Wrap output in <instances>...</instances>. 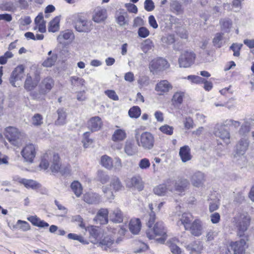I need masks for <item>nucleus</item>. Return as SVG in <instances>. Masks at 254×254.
Instances as JSON below:
<instances>
[{
    "instance_id": "1",
    "label": "nucleus",
    "mask_w": 254,
    "mask_h": 254,
    "mask_svg": "<svg viewBox=\"0 0 254 254\" xmlns=\"http://www.w3.org/2000/svg\"><path fill=\"white\" fill-rule=\"evenodd\" d=\"M146 236L149 239L154 240L160 244L164 243L168 237L162 222H157L153 227H150L146 231Z\"/></svg>"
},
{
    "instance_id": "2",
    "label": "nucleus",
    "mask_w": 254,
    "mask_h": 254,
    "mask_svg": "<svg viewBox=\"0 0 254 254\" xmlns=\"http://www.w3.org/2000/svg\"><path fill=\"white\" fill-rule=\"evenodd\" d=\"M50 162L51 163L50 169L53 173L59 172H61L62 173H65L62 170L58 154L55 153H46L42 159L40 167L46 170L49 167Z\"/></svg>"
},
{
    "instance_id": "3",
    "label": "nucleus",
    "mask_w": 254,
    "mask_h": 254,
    "mask_svg": "<svg viewBox=\"0 0 254 254\" xmlns=\"http://www.w3.org/2000/svg\"><path fill=\"white\" fill-rule=\"evenodd\" d=\"M251 221L250 216L247 213L239 214L234 218L233 222L237 228L238 235L242 237L247 230Z\"/></svg>"
},
{
    "instance_id": "4",
    "label": "nucleus",
    "mask_w": 254,
    "mask_h": 254,
    "mask_svg": "<svg viewBox=\"0 0 254 254\" xmlns=\"http://www.w3.org/2000/svg\"><path fill=\"white\" fill-rule=\"evenodd\" d=\"M5 136L12 144L18 146L25 138V134L17 128L9 127L5 128Z\"/></svg>"
},
{
    "instance_id": "5",
    "label": "nucleus",
    "mask_w": 254,
    "mask_h": 254,
    "mask_svg": "<svg viewBox=\"0 0 254 254\" xmlns=\"http://www.w3.org/2000/svg\"><path fill=\"white\" fill-rule=\"evenodd\" d=\"M135 138L137 144L145 149H150L153 147L154 136L149 132H144L140 135L138 131L136 130Z\"/></svg>"
},
{
    "instance_id": "6",
    "label": "nucleus",
    "mask_w": 254,
    "mask_h": 254,
    "mask_svg": "<svg viewBox=\"0 0 254 254\" xmlns=\"http://www.w3.org/2000/svg\"><path fill=\"white\" fill-rule=\"evenodd\" d=\"M74 28L79 32H88L92 29V23L79 14H74L71 17Z\"/></svg>"
},
{
    "instance_id": "7",
    "label": "nucleus",
    "mask_w": 254,
    "mask_h": 254,
    "mask_svg": "<svg viewBox=\"0 0 254 254\" xmlns=\"http://www.w3.org/2000/svg\"><path fill=\"white\" fill-rule=\"evenodd\" d=\"M110 188L107 187L103 188V191L105 196L108 200H112L114 198V195L113 191H118L121 190L123 186L118 177H114L112 179L110 182Z\"/></svg>"
},
{
    "instance_id": "8",
    "label": "nucleus",
    "mask_w": 254,
    "mask_h": 254,
    "mask_svg": "<svg viewBox=\"0 0 254 254\" xmlns=\"http://www.w3.org/2000/svg\"><path fill=\"white\" fill-rule=\"evenodd\" d=\"M195 54L192 51H185L182 53L179 58V64L181 67H190L194 62Z\"/></svg>"
},
{
    "instance_id": "9",
    "label": "nucleus",
    "mask_w": 254,
    "mask_h": 254,
    "mask_svg": "<svg viewBox=\"0 0 254 254\" xmlns=\"http://www.w3.org/2000/svg\"><path fill=\"white\" fill-rule=\"evenodd\" d=\"M173 184L174 183L172 180H168L165 183L155 187L153 189V191L155 194L159 196L168 195L170 192H174L173 188L172 187Z\"/></svg>"
},
{
    "instance_id": "10",
    "label": "nucleus",
    "mask_w": 254,
    "mask_h": 254,
    "mask_svg": "<svg viewBox=\"0 0 254 254\" xmlns=\"http://www.w3.org/2000/svg\"><path fill=\"white\" fill-rule=\"evenodd\" d=\"M36 148L32 143L26 144L21 151V154L25 161L32 163L36 156Z\"/></svg>"
},
{
    "instance_id": "11",
    "label": "nucleus",
    "mask_w": 254,
    "mask_h": 254,
    "mask_svg": "<svg viewBox=\"0 0 254 254\" xmlns=\"http://www.w3.org/2000/svg\"><path fill=\"white\" fill-rule=\"evenodd\" d=\"M39 80L38 74L29 72L27 74L24 87L26 90L31 91L37 86Z\"/></svg>"
},
{
    "instance_id": "12",
    "label": "nucleus",
    "mask_w": 254,
    "mask_h": 254,
    "mask_svg": "<svg viewBox=\"0 0 254 254\" xmlns=\"http://www.w3.org/2000/svg\"><path fill=\"white\" fill-rule=\"evenodd\" d=\"M108 17L107 10L103 7H96L92 13V19L97 23H101L107 19Z\"/></svg>"
},
{
    "instance_id": "13",
    "label": "nucleus",
    "mask_w": 254,
    "mask_h": 254,
    "mask_svg": "<svg viewBox=\"0 0 254 254\" xmlns=\"http://www.w3.org/2000/svg\"><path fill=\"white\" fill-rule=\"evenodd\" d=\"M169 66L168 62L163 58H156L151 61L149 68L151 71L164 70Z\"/></svg>"
},
{
    "instance_id": "14",
    "label": "nucleus",
    "mask_w": 254,
    "mask_h": 254,
    "mask_svg": "<svg viewBox=\"0 0 254 254\" xmlns=\"http://www.w3.org/2000/svg\"><path fill=\"white\" fill-rule=\"evenodd\" d=\"M24 66L21 64L16 67L11 73L10 82L12 86L16 87V82L21 81L24 76Z\"/></svg>"
},
{
    "instance_id": "15",
    "label": "nucleus",
    "mask_w": 254,
    "mask_h": 254,
    "mask_svg": "<svg viewBox=\"0 0 254 254\" xmlns=\"http://www.w3.org/2000/svg\"><path fill=\"white\" fill-rule=\"evenodd\" d=\"M114 239L109 236H105L102 239H100L97 246L104 251L109 252H116L117 249L114 248Z\"/></svg>"
},
{
    "instance_id": "16",
    "label": "nucleus",
    "mask_w": 254,
    "mask_h": 254,
    "mask_svg": "<svg viewBox=\"0 0 254 254\" xmlns=\"http://www.w3.org/2000/svg\"><path fill=\"white\" fill-rule=\"evenodd\" d=\"M173 89L172 85L167 80H162L157 83L155 90L158 95L167 94Z\"/></svg>"
},
{
    "instance_id": "17",
    "label": "nucleus",
    "mask_w": 254,
    "mask_h": 254,
    "mask_svg": "<svg viewBox=\"0 0 254 254\" xmlns=\"http://www.w3.org/2000/svg\"><path fill=\"white\" fill-rule=\"evenodd\" d=\"M246 242L245 240L241 239L239 241L232 242L228 247L229 252L233 251V254H244Z\"/></svg>"
},
{
    "instance_id": "18",
    "label": "nucleus",
    "mask_w": 254,
    "mask_h": 254,
    "mask_svg": "<svg viewBox=\"0 0 254 254\" xmlns=\"http://www.w3.org/2000/svg\"><path fill=\"white\" fill-rule=\"evenodd\" d=\"M190 233L195 237H199L203 232L202 222L199 219L194 220L189 227Z\"/></svg>"
},
{
    "instance_id": "19",
    "label": "nucleus",
    "mask_w": 254,
    "mask_h": 254,
    "mask_svg": "<svg viewBox=\"0 0 254 254\" xmlns=\"http://www.w3.org/2000/svg\"><path fill=\"white\" fill-rule=\"evenodd\" d=\"M85 230L89 233L90 242L93 244H97L102 235L100 230L96 226H90L87 227Z\"/></svg>"
},
{
    "instance_id": "20",
    "label": "nucleus",
    "mask_w": 254,
    "mask_h": 254,
    "mask_svg": "<svg viewBox=\"0 0 254 254\" xmlns=\"http://www.w3.org/2000/svg\"><path fill=\"white\" fill-rule=\"evenodd\" d=\"M174 184L172 187L173 188L174 191H177L179 194L185 192L189 187V181L186 179H181L176 182L172 181Z\"/></svg>"
},
{
    "instance_id": "21",
    "label": "nucleus",
    "mask_w": 254,
    "mask_h": 254,
    "mask_svg": "<svg viewBox=\"0 0 254 254\" xmlns=\"http://www.w3.org/2000/svg\"><path fill=\"white\" fill-rule=\"evenodd\" d=\"M214 133L216 136L220 138L226 144L230 143V133L226 129L224 126L217 125L215 127Z\"/></svg>"
},
{
    "instance_id": "22",
    "label": "nucleus",
    "mask_w": 254,
    "mask_h": 254,
    "mask_svg": "<svg viewBox=\"0 0 254 254\" xmlns=\"http://www.w3.org/2000/svg\"><path fill=\"white\" fill-rule=\"evenodd\" d=\"M249 145L248 139L245 138H242L237 144L235 149V157L244 155L247 150Z\"/></svg>"
},
{
    "instance_id": "23",
    "label": "nucleus",
    "mask_w": 254,
    "mask_h": 254,
    "mask_svg": "<svg viewBox=\"0 0 254 254\" xmlns=\"http://www.w3.org/2000/svg\"><path fill=\"white\" fill-rule=\"evenodd\" d=\"M190 180L193 186L199 188L202 187L204 184L205 176L203 173L197 171L191 176Z\"/></svg>"
},
{
    "instance_id": "24",
    "label": "nucleus",
    "mask_w": 254,
    "mask_h": 254,
    "mask_svg": "<svg viewBox=\"0 0 254 254\" xmlns=\"http://www.w3.org/2000/svg\"><path fill=\"white\" fill-rule=\"evenodd\" d=\"M102 125V120L98 116L91 118L87 122V127L92 131H96L100 130Z\"/></svg>"
},
{
    "instance_id": "25",
    "label": "nucleus",
    "mask_w": 254,
    "mask_h": 254,
    "mask_svg": "<svg viewBox=\"0 0 254 254\" xmlns=\"http://www.w3.org/2000/svg\"><path fill=\"white\" fill-rule=\"evenodd\" d=\"M191 254H200L203 249L202 242L195 241L189 244L186 247Z\"/></svg>"
},
{
    "instance_id": "26",
    "label": "nucleus",
    "mask_w": 254,
    "mask_h": 254,
    "mask_svg": "<svg viewBox=\"0 0 254 254\" xmlns=\"http://www.w3.org/2000/svg\"><path fill=\"white\" fill-rule=\"evenodd\" d=\"M54 85V80L49 77L44 78L40 84V92L42 94L49 92Z\"/></svg>"
},
{
    "instance_id": "27",
    "label": "nucleus",
    "mask_w": 254,
    "mask_h": 254,
    "mask_svg": "<svg viewBox=\"0 0 254 254\" xmlns=\"http://www.w3.org/2000/svg\"><path fill=\"white\" fill-rule=\"evenodd\" d=\"M35 26L34 27V30H38V31L41 33H45L46 31V23L44 20L43 14L40 13L35 19Z\"/></svg>"
},
{
    "instance_id": "28",
    "label": "nucleus",
    "mask_w": 254,
    "mask_h": 254,
    "mask_svg": "<svg viewBox=\"0 0 254 254\" xmlns=\"http://www.w3.org/2000/svg\"><path fill=\"white\" fill-rule=\"evenodd\" d=\"M74 39V33L71 30L68 29L61 32L57 37V40L60 43H64L65 40L71 42Z\"/></svg>"
},
{
    "instance_id": "29",
    "label": "nucleus",
    "mask_w": 254,
    "mask_h": 254,
    "mask_svg": "<svg viewBox=\"0 0 254 254\" xmlns=\"http://www.w3.org/2000/svg\"><path fill=\"white\" fill-rule=\"evenodd\" d=\"M179 156L183 162H188L191 159L190 148L188 145L181 147L179 151Z\"/></svg>"
},
{
    "instance_id": "30",
    "label": "nucleus",
    "mask_w": 254,
    "mask_h": 254,
    "mask_svg": "<svg viewBox=\"0 0 254 254\" xmlns=\"http://www.w3.org/2000/svg\"><path fill=\"white\" fill-rule=\"evenodd\" d=\"M127 137V133L125 129L118 128L116 129L112 135V140L115 142H119L124 140Z\"/></svg>"
},
{
    "instance_id": "31",
    "label": "nucleus",
    "mask_w": 254,
    "mask_h": 254,
    "mask_svg": "<svg viewBox=\"0 0 254 254\" xmlns=\"http://www.w3.org/2000/svg\"><path fill=\"white\" fill-rule=\"evenodd\" d=\"M141 224L140 220L138 218H133L130 220L129 224L130 231L133 234H137L140 231Z\"/></svg>"
},
{
    "instance_id": "32",
    "label": "nucleus",
    "mask_w": 254,
    "mask_h": 254,
    "mask_svg": "<svg viewBox=\"0 0 254 254\" xmlns=\"http://www.w3.org/2000/svg\"><path fill=\"white\" fill-rule=\"evenodd\" d=\"M109 212L107 209H100L96 215V220L101 224H106L108 221Z\"/></svg>"
},
{
    "instance_id": "33",
    "label": "nucleus",
    "mask_w": 254,
    "mask_h": 254,
    "mask_svg": "<svg viewBox=\"0 0 254 254\" xmlns=\"http://www.w3.org/2000/svg\"><path fill=\"white\" fill-rule=\"evenodd\" d=\"M110 218L115 223H121L123 221V215L121 210L117 208L111 212Z\"/></svg>"
},
{
    "instance_id": "34",
    "label": "nucleus",
    "mask_w": 254,
    "mask_h": 254,
    "mask_svg": "<svg viewBox=\"0 0 254 254\" xmlns=\"http://www.w3.org/2000/svg\"><path fill=\"white\" fill-rule=\"evenodd\" d=\"M83 199L88 203H97L100 202V196L96 193L87 192L84 195Z\"/></svg>"
},
{
    "instance_id": "35",
    "label": "nucleus",
    "mask_w": 254,
    "mask_h": 254,
    "mask_svg": "<svg viewBox=\"0 0 254 254\" xmlns=\"http://www.w3.org/2000/svg\"><path fill=\"white\" fill-rule=\"evenodd\" d=\"M127 186L130 188L134 187L139 190H142L143 188L142 182L136 177H132L129 179L127 183Z\"/></svg>"
},
{
    "instance_id": "36",
    "label": "nucleus",
    "mask_w": 254,
    "mask_h": 254,
    "mask_svg": "<svg viewBox=\"0 0 254 254\" xmlns=\"http://www.w3.org/2000/svg\"><path fill=\"white\" fill-rule=\"evenodd\" d=\"M58 118L55 122L57 125H64L66 123V114L63 108L59 109L57 111Z\"/></svg>"
},
{
    "instance_id": "37",
    "label": "nucleus",
    "mask_w": 254,
    "mask_h": 254,
    "mask_svg": "<svg viewBox=\"0 0 254 254\" xmlns=\"http://www.w3.org/2000/svg\"><path fill=\"white\" fill-rule=\"evenodd\" d=\"M192 219V215L190 213H184L181 216L180 221L184 226L185 229L188 230L190 223Z\"/></svg>"
},
{
    "instance_id": "38",
    "label": "nucleus",
    "mask_w": 254,
    "mask_h": 254,
    "mask_svg": "<svg viewBox=\"0 0 254 254\" xmlns=\"http://www.w3.org/2000/svg\"><path fill=\"white\" fill-rule=\"evenodd\" d=\"M60 18L59 16H56L51 20L49 24L48 31L51 32H56L59 31L60 29Z\"/></svg>"
},
{
    "instance_id": "39",
    "label": "nucleus",
    "mask_w": 254,
    "mask_h": 254,
    "mask_svg": "<svg viewBox=\"0 0 254 254\" xmlns=\"http://www.w3.org/2000/svg\"><path fill=\"white\" fill-rule=\"evenodd\" d=\"M101 164L105 168L111 170L113 168V161L112 159L106 155H103L101 157Z\"/></svg>"
},
{
    "instance_id": "40",
    "label": "nucleus",
    "mask_w": 254,
    "mask_h": 254,
    "mask_svg": "<svg viewBox=\"0 0 254 254\" xmlns=\"http://www.w3.org/2000/svg\"><path fill=\"white\" fill-rule=\"evenodd\" d=\"M185 96V92L181 91H177L174 94L172 101L174 104L180 105L182 103Z\"/></svg>"
},
{
    "instance_id": "41",
    "label": "nucleus",
    "mask_w": 254,
    "mask_h": 254,
    "mask_svg": "<svg viewBox=\"0 0 254 254\" xmlns=\"http://www.w3.org/2000/svg\"><path fill=\"white\" fill-rule=\"evenodd\" d=\"M0 8L3 10L12 12L16 10L13 0L3 1L1 4Z\"/></svg>"
},
{
    "instance_id": "42",
    "label": "nucleus",
    "mask_w": 254,
    "mask_h": 254,
    "mask_svg": "<svg viewBox=\"0 0 254 254\" xmlns=\"http://www.w3.org/2000/svg\"><path fill=\"white\" fill-rule=\"evenodd\" d=\"M70 187L76 196H80L82 192V188L79 182L76 181L73 182L70 185Z\"/></svg>"
},
{
    "instance_id": "43",
    "label": "nucleus",
    "mask_w": 254,
    "mask_h": 254,
    "mask_svg": "<svg viewBox=\"0 0 254 254\" xmlns=\"http://www.w3.org/2000/svg\"><path fill=\"white\" fill-rule=\"evenodd\" d=\"M23 185L27 189H36L41 187L39 183L33 180L25 179Z\"/></svg>"
},
{
    "instance_id": "44",
    "label": "nucleus",
    "mask_w": 254,
    "mask_h": 254,
    "mask_svg": "<svg viewBox=\"0 0 254 254\" xmlns=\"http://www.w3.org/2000/svg\"><path fill=\"white\" fill-rule=\"evenodd\" d=\"M13 228H18L25 232L30 229V226L26 221L18 220L17 221L16 225L13 226Z\"/></svg>"
},
{
    "instance_id": "45",
    "label": "nucleus",
    "mask_w": 254,
    "mask_h": 254,
    "mask_svg": "<svg viewBox=\"0 0 254 254\" xmlns=\"http://www.w3.org/2000/svg\"><path fill=\"white\" fill-rule=\"evenodd\" d=\"M71 84L73 86H83L85 83V81L82 78L78 77L76 76H71L70 78Z\"/></svg>"
},
{
    "instance_id": "46",
    "label": "nucleus",
    "mask_w": 254,
    "mask_h": 254,
    "mask_svg": "<svg viewBox=\"0 0 254 254\" xmlns=\"http://www.w3.org/2000/svg\"><path fill=\"white\" fill-rule=\"evenodd\" d=\"M223 39V34L222 33H216L213 39V43L214 46L220 48L222 46V41Z\"/></svg>"
},
{
    "instance_id": "47",
    "label": "nucleus",
    "mask_w": 254,
    "mask_h": 254,
    "mask_svg": "<svg viewBox=\"0 0 254 254\" xmlns=\"http://www.w3.org/2000/svg\"><path fill=\"white\" fill-rule=\"evenodd\" d=\"M67 238L69 239L77 240L83 245H88L89 242L85 240L84 238L81 236L74 233H69L67 235Z\"/></svg>"
},
{
    "instance_id": "48",
    "label": "nucleus",
    "mask_w": 254,
    "mask_h": 254,
    "mask_svg": "<svg viewBox=\"0 0 254 254\" xmlns=\"http://www.w3.org/2000/svg\"><path fill=\"white\" fill-rule=\"evenodd\" d=\"M141 114V110L138 106H133L128 111V115L131 118H138Z\"/></svg>"
},
{
    "instance_id": "49",
    "label": "nucleus",
    "mask_w": 254,
    "mask_h": 254,
    "mask_svg": "<svg viewBox=\"0 0 254 254\" xmlns=\"http://www.w3.org/2000/svg\"><path fill=\"white\" fill-rule=\"evenodd\" d=\"M24 36L27 40H42L44 39V35L41 34H36V35L32 32H27L24 34Z\"/></svg>"
},
{
    "instance_id": "50",
    "label": "nucleus",
    "mask_w": 254,
    "mask_h": 254,
    "mask_svg": "<svg viewBox=\"0 0 254 254\" xmlns=\"http://www.w3.org/2000/svg\"><path fill=\"white\" fill-rule=\"evenodd\" d=\"M220 23L221 28L223 30L227 32H229L230 31L232 25V22L231 20L224 19L221 21Z\"/></svg>"
},
{
    "instance_id": "51",
    "label": "nucleus",
    "mask_w": 254,
    "mask_h": 254,
    "mask_svg": "<svg viewBox=\"0 0 254 254\" xmlns=\"http://www.w3.org/2000/svg\"><path fill=\"white\" fill-rule=\"evenodd\" d=\"M57 59L56 55H53L48 57L43 63V65L45 67H51L54 65Z\"/></svg>"
},
{
    "instance_id": "52",
    "label": "nucleus",
    "mask_w": 254,
    "mask_h": 254,
    "mask_svg": "<svg viewBox=\"0 0 254 254\" xmlns=\"http://www.w3.org/2000/svg\"><path fill=\"white\" fill-rule=\"evenodd\" d=\"M43 119L41 115L39 114H35L32 118V124L34 126H39L43 124Z\"/></svg>"
},
{
    "instance_id": "53",
    "label": "nucleus",
    "mask_w": 254,
    "mask_h": 254,
    "mask_svg": "<svg viewBox=\"0 0 254 254\" xmlns=\"http://www.w3.org/2000/svg\"><path fill=\"white\" fill-rule=\"evenodd\" d=\"M159 129L162 133L169 135H171L173 133L174 127L168 125L162 126Z\"/></svg>"
},
{
    "instance_id": "54",
    "label": "nucleus",
    "mask_w": 254,
    "mask_h": 254,
    "mask_svg": "<svg viewBox=\"0 0 254 254\" xmlns=\"http://www.w3.org/2000/svg\"><path fill=\"white\" fill-rule=\"evenodd\" d=\"M243 47L242 44L233 43L230 47V49L233 51V56L239 57L240 55V51Z\"/></svg>"
},
{
    "instance_id": "55",
    "label": "nucleus",
    "mask_w": 254,
    "mask_h": 254,
    "mask_svg": "<svg viewBox=\"0 0 254 254\" xmlns=\"http://www.w3.org/2000/svg\"><path fill=\"white\" fill-rule=\"evenodd\" d=\"M153 47V42L149 39L145 40L141 44V49L145 53L151 50Z\"/></svg>"
},
{
    "instance_id": "56",
    "label": "nucleus",
    "mask_w": 254,
    "mask_h": 254,
    "mask_svg": "<svg viewBox=\"0 0 254 254\" xmlns=\"http://www.w3.org/2000/svg\"><path fill=\"white\" fill-rule=\"evenodd\" d=\"M109 176L103 171H99L97 173V179L102 184L106 183L109 180Z\"/></svg>"
},
{
    "instance_id": "57",
    "label": "nucleus",
    "mask_w": 254,
    "mask_h": 254,
    "mask_svg": "<svg viewBox=\"0 0 254 254\" xmlns=\"http://www.w3.org/2000/svg\"><path fill=\"white\" fill-rule=\"evenodd\" d=\"M162 43L167 46L171 45L175 42V37L173 35H168L164 36L161 39Z\"/></svg>"
},
{
    "instance_id": "58",
    "label": "nucleus",
    "mask_w": 254,
    "mask_h": 254,
    "mask_svg": "<svg viewBox=\"0 0 254 254\" xmlns=\"http://www.w3.org/2000/svg\"><path fill=\"white\" fill-rule=\"evenodd\" d=\"M185 78L190 80L192 83L195 84L202 83L204 81V78L197 75H189Z\"/></svg>"
},
{
    "instance_id": "59",
    "label": "nucleus",
    "mask_w": 254,
    "mask_h": 254,
    "mask_svg": "<svg viewBox=\"0 0 254 254\" xmlns=\"http://www.w3.org/2000/svg\"><path fill=\"white\" fill-rule=\"evenodd\" d=\"M124 149L126 153L128 156H132L136 153V151L133 148V145L130 143L126 144Z\"/></svg>"
},
{
    "instance_id": "60",
    "label": "nucleus",
    "mask_w": 254,
    "mask_h": 254,
    "mask_svg": "<svg viewBox=\"0 0 254 254\" xmlns=\"http://www.w3.org/2000/svg\"><path fill=\"white\" fill-rule=\"evenodd\" d=\"M184 126L186 129H190L193 127V121L190 117H186L183 121Z\"/></svg>"
},
{
    "instance_id": "61",
    "label": "nucleus",
    "mask_w": 254,
    "mask_h": 254,
    "mask_svg": "<svg viewBox=\"0 0 254 254\" xmlns=\"http://www.w3.org/2000/svg\"><path fill=\"white\" fill-rule=\"evenodd\" d=\"M139 167L142 169H147L150 166V163L147 158H143L140 160L138 163Z\"/></svg>"
},
{
    "instance_id": "62",
    "label": "nucleus",
    "mask_w": 254,
    "mask_h": 254,
    "mask_svg": "<svg viewBox=\"0 0 254 254\" xmlns=\"http://www.w3.org/2000/svg\"><path fill=\"white\" fill-rule=\"evenodd\" d=\"M89 132H86L83 135V138L82 142L85 148H87L89 145L92 143V139L89 138Z\"/></svg>"
},
{
    "instance_id": "63",
    "label": "nucleus",
    "mask_w": 254,
    "mask_h": 254,
    "mask_svg": "<svg viewBox=\"0 0 254 254\" xmlns=\"http://www.w3.org/2000/svg\"><path fill=\"white\" fill-rule=\"evenodd\" d=\"M137 82L141 87L146 86L149 84V78L147 76H141Z\"/></svg>"
},
{
    "instance_id": "64",
    "label": "nucleus",
    "mask_w": 254,
    "mask_h": 254,
    "mask_svg": "<svg viewBox=\"0 0 254 254\" xmlns=\"http://www.w3.org/2000/svg\"><path fill=\"white\" fill-rule=\"evenodd\" d=\"M155 8L154 3L152 0H145L144 1V9L147 11H151Z\"/></svg>"
}]
</instances>
